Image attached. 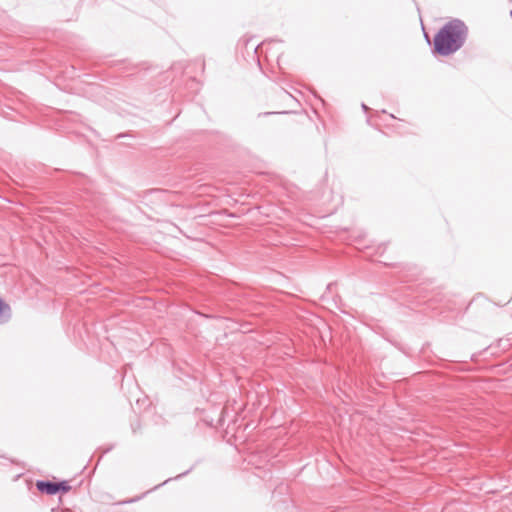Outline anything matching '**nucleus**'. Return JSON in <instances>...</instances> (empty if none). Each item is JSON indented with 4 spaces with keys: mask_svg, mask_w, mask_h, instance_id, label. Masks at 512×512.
Masks as SVG:
<instances>
[{
    "mask_svg": "<svg viewBox=\"0 0 512 512\" xmlns=\"http://www.w3.org/2000/svg\"><path fill=\"white\" fill-rule=\"evenodd\" d=\"M468 36V27L459 19L445 23L433 40V50L441 56H449L461 49Z\"/></svg>",
    "mask_w": 512,
    "mask_h": 512,
    "instance_id": "f257e3e1",
    "label": "nucleus"
},
{
    "mask_svg": "<svg viewBox=\"0 0 512 512\" xmlns=\"http://www.w3.org/2000/svg\"><path fill=\"white\" fill-rule=\"evenodd\" d=\"M59 486L56 485V482H50V481H37L36 487L37 489L42 492L46 493L48 495H55L59 492Z\"/></svg>",
    "mask_w": 512,
    "mask_h": 512,
    "instance_id": "f03ea898",
    "label": "nucleus"
},
{
    "mask_svg": "<svg viewBox=\"0 0 512 512\" xmlns=\"http://www.w3.org/2000/svg\"><path fill=\"white\" fill-rule=\"evenodd\" d=\"M11 318L10 306L0 298V324H4Z\"/></svg>",
    "mask_w": 512,
    "mask_h": 512,
    "instance_id": "7ed1b4c3",
    "label": "nucleus"
},
{
    "mask_svg": "<svg viewBox=\"0 0 512 512\" xmlns=\"http://www.w3.org/2000/svg\"><path fill=\"white\" fill-rule=\"evenodd\" d=\"M56 485H60L59 486V491H62V492H68L70 490V486L67 482L63 481V482H59V483H56Z\"/></svg>",
    "mask_w": 512,
    "mask_h": 512,
    "instance_id": "20e7f679",
    "label": "nucleus"
},
{
    "mask_svg": "<svg viewBox=\"0 0 512 512\" xmlns=\"http://www.w3.org/2000/svg\"><path fill=\"white\" fill-rule=\"evenodd\" d=\"M510 16H511V18H512V10L510 11Z\"/></svg>",
    "mask_w": 512,
    "mask_h": 512,
    "instance_id": "39448f33",
    "label": "nucleus"
}]
</instances>
